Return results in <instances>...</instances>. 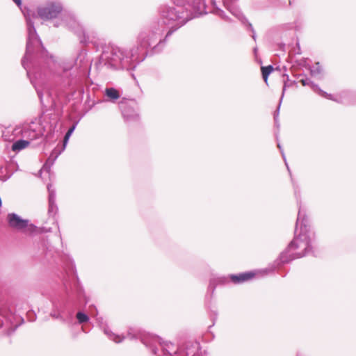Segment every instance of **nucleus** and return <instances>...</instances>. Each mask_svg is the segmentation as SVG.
Instances as JSON below:
<instances>
[{
    "instance_id": "1",
    "label": "nucleus",
    "mask_w": 356,
    "mask_h": 356,
    "mask_svg": "<svg viewBox=\"0 0 356 356\" xmlns=\"http://www.w3.org/2000/svg\"><path fill=\"white\" fill-rule=\"evenodd\" d=\"M44 52V54H39L28 61V69L31 70L29 79L41 102L43 93L37 86V80L43 81L52 78L58 95L74 92L81 87L89 68L85 49L79 48L73 63L63 66L56 62L54 56H49L46 49Z\"/></svg>"
},
{
    "instance_id": "2",
    "label": "nucleus",
    "mask_w": 356,
    "mask_h": 356,
    "mask_svg": "<svg viewBox=\"0 0 356 356\" xmlns=\"http://www.w3.org/2000/svg\"><path fill=\"white\" fill-rule=\"evenodd\" d=\"M103 331L109 339L117 343H121L125 339H140L155 356H207L206 352L201 350L200 344L196 341H186L182 346L177 348L171 342H164L158 336L143 334L135 328H129L126 336L113 333L108 326H104Z\"/></svg>"
},
{
    "instance_id": "3",
    "label": "nucleus",
    "mask_w": 356,
    "mask_h": 356,
    "mask_svg": "<svg viewBox=\"0 0 356 356\" xmlns=\"http://www.w3.org/2000/svg\"><path fill=\"white\" fill-rule=\"evenodd\" d=\"M293 188L299 208L296 223L295 236L275 261L277 266L309 254L314 255L315 233L312 229L309 220L302 208L300 200V189L293 181Z\"/></svg>"
},
{
    "instance_id": "4",
    "label": "nucleus",
    "mask_w": 356,
    "mask_h": 356,
    "mask_svg": "<svg viewBox=\"0 0 356 356\" xmlns=\"http://www.w3.org/2000/svg\"><path fill=\"white\" fill-rule=\"evenodd\" d=\"M63 10V5L60 1L51 0L39 6L37 8L36 14L34 13L31 14L29 10L22 11L26 22L28 36L25 55L22 59V65L26 70L28 77H30L31 74V70L28 69V61L39 54H44L45 53V49L37 34L32 18L38 17L43 21L52 20L57 19Z\"/></svg>"
},
{
    "instance_id": "5",
    "label": "nucleus",
    "mask_w": 356,
    "mask_h": 356,
    "mask_svg": "<svg viewBox=\"0 0 356 356\" xmlns=\"http://www.w3.org/2000/svg\"><path fill=\"white\" fill-rule=\"evenodd\" d=\"M176 7L162 6L160 8V20L164 28L174 30V32L193 18L207 13L204 0H172Z\"/></svg>"
},
{
    "instance_id": "6",
    "label": "nucleus",
    "mask_w": 356,
    "mask_h": 356,
    "mask_svg": "<svg viewBox=\"0 0 356 356\" xmlns=\"http://www.w3.org/2000/svg\"><path fill=\"white\" fill-rule=\"evenodd\" d=\"M161 23L151 24L140 31L136 38V45L131 47L140 63L143 62L149 55L161 52L166 45L168 38L174 33V30H168L165 36L161 38L164 28Z\"/></svg>"
},
{
    "instance_id": "7",
    "label": "nucleus",
    "mask_w": 356,
    "mask_h": 356,
    "mask_svg": "<svg viewBox=\"0 0 356 356\" xmlns=\"http://www.w3.org/2000/svg\"><path fill=\"white\" fill-rule=\"evenodd\" d=\"M135 54L131 48L107 45L103 48L98 65L112 70H133L140 63Z\"/></svg>"
},
{
    "instance_id": "8",
    "label": "nucleus",
    "mask_w": 356,
    "mask_h": 356,
    "mask_svg": "<svg viewBox=\"0 0 356 356\" xmlns=\"http://www.w3.org/2000/svg\"><path fill=\"white\" fill-rule=\"evenodd\" d=\"M62 24H64L77 35L80 43L88 44V43L92 42L89 35L86 33L82 24L76 19L74 15L71 13L65 14L60 20H57L54 22V26L57 28Z\"/></svg>"
},
{
    "instance_id": "9",
    "label": "nucleus",
    "mask_w": 356,
    "mask_h": 356,
    "mask_svg": "<svg viewBox=\"0 0 356 356\" xmlns=\"http://www.w3.org/2000/svg\"><path fill=\"white\" fill-rule=\"evenodd\" d=\"M237 1L238 0H222V2L224 6L230 12V13H232L234 17H236L242 22H244V21L247 20L243 16V13L241 12L240 9L236 5ZM210 2L211 3V9H209L207 6V13H211L218 15L227 22H232L230 17L227 16L222 10L216 6V0H210Z\"/></svg>"
},
{
    "instance_id": "10",
    "label": "nucleus",
    "mask_w": 356,
    "mask_h": 356,
    "mask_svg": "<svg viewBox=\"0 0 356 356\" xmlns=\"http://www.w3.org/2000/svg\"><path fill=\"white\" fill-rule=\"evenodd\" d=\"M76 303L71 299L54 305L50 316L63 323H71L76 309Z\"/></svg>"
},
{
    "instance_id": "11",
    "label": "nucleus",
    "mask_w": 356,
    "mask_h": 356,
    "mask_svg": "<svg viewBox=\"0 0 356 356\" xmlns=\"http://www.w3.org/2000/svg\"><path fill=\"white\" fill-rule=\"evenodd\" d=\"M66 275L63 277V284L67 289H71L79 300L86 298L84 290L78 279L74 263L70 261L67 268L65 269Z\"/></svg>"
},
{
    "instance_id": "12",
    "label": "nucleus",
    "mask_w": 356,
    "mask_h": 356,
    "mask_svg": "<svg viewBox=\"0 0 356 356\" xmlns=\"http://www.w3.org/2000/svg\"><path fill=\"white\" fill-rule=\"evenodd\" d=\"M78 122L74 123L66 132L64 139H63V145L61 147H56L51 153L48 159H47L45 163L43 165L42 170L44 171L49 172L51 165L54 163L55 161L58 158V156L61 154L63 151L65 149L66 145L75 130Z\"/></svg>"
},
{
    "instance_id": "13",
    "label": "nucleus",
    "mask_w": 356,
    "mask_h": 356,
    "mask_svg": "<svg viewBox=\"0 0 356 356\" xmlns=\"http://www.w3.org/2000/svg\"><path fill=\"white\" fill-rule=\"evenodd\" d=\"M120 108L125 121L129 122L138 120V105L135 99L122 101L120 103Z\"/></svg>"
},
{
    "instance_id": "14",
    "label": "nucleus",
    "mask_w": 356,
    "mask_h": 356,
    "mask_svg": "<svg viewBox=\"0 0 356 356\" xmlns=\"http://www.w3.org/2000/svg\"><path fill=\"white\" fill-rule=\"evenodd\" d=\"M7 220L9 226L17 230L33 232L36 228L33 224H29V220L22 219L15 213H8Z\"/></svg>"
},
{
    "instance_id": "15",
    "label": "nucleus",
    "mask_w": 356,
    "mask_h": 356,
    "mask_svg": "<svg viewBox=\"0 0 356 356\" xmlns=\"http://www.w3.org/2000/svg\"><path fill=\"white\" fill-rule=\"evenodd\" d=\"M294 76L298 80L300 83H302L304 86H309L314 92L318 94L320 96L331 99L334 100L332 97V95L331 94H328L327 92L323 91L321 89V88L318 86V85L314 83L313 81H312L309 78H307L304 74H298L294 75Z\"/></svg>"
},
{
    "instance_id": "16",
    "label": "nucleus",
    "mask_w": 356,
    "mask_h": 356,
    "mask_svg": "<svg viewBox=\"0 0 356 356\" xmlns=\"http://www.w3.org/2000/svg\"><path fill=\"white\" fill-rule=\"evenodd\" d=\"M0 314L11 325L13 332L24 322L22 317L6 308H1L0 309Z\"/></svg>"
},
{
    "instance_id": "17",
    "label": "nucleus",
    "mask_w": 356,
    "mask_h": 356,
    "mask_svg": "<svg viewBox=\"0 0 356 356\" xmlns=\"http://www.w3.org/2000/svg\"><path fill=\"white\" fill-rule=\"evenodd\" d=\"M255 275V273L252 271H248L245 273H241L239 274H231L229 275L230 281L235 284H238L243 283L245 282H247L248 280H250L252 279Z\"/></svg>"
},
{
    "instance_id": "18",
    "label": "nucleus",
    "mask_w": 356,
    "mask_h": 356,
    "mask_svg": "<svg viewBox=\"0 0 356 356\" xmlns=\"http://www.w3.org/2000/svg\"><path fill=\"white\" fill-rule=\"evenodd\" d=\"M282 76L284 78V80H283L284 86H283V89H282V97H281V99L280 101V104H279L277 110L275 111V115H274L275 123L277 127H279V124H278V121H277V116H278V113H279L280 104H281L282 100L283 99L285 90H286V88H289V87L291 86L292 85L297 83L296 81H291L289 79V76L287 74H283Z\"/></svg>"
},
{
    "instance_id": "19",
    "label": "nucleus",
    "mask_w": 356,
    "mask_h": 356,
    "mask_svg": "<svg viewBox=\"0 0 356 356\" xmlns=\"http://www.w3.org/2000/svg\"><path fill=\"white\" fill-rule=\"evenodd\" d=\"M230 281L229 275L226 276H221V277H213L211 279L209 282V284L208 286V291L211 292V293H213L216 287L218 285H225L228 284Z\"/></svg>"
},
{
    "instance_id": "20",
    "label": "nucleus",
    "mask_w": 356,
    "mask_h": 356,
    "mask_svg": "<svg viewBox=\"0 0 356 356\" xmlns=\"http://www.w3.org/2000/svg\"><path fill=\"white\" fill-rule=\"evenodd\" d=\"M42 135L41 130L36 131L31 126L24 130V136L29 138L31 140L38 139Z\"/></svg>"
},
{
    "instance_id": "21",
    "label": "nucleus",
    "mask_w": 356,
    "mask_h": 356,
    "mask_svg": "<svg viewBox=\"0 0 356 356\" xmlns=\"http://www.w3.org/2000/svg\"><path fill=\"white\" fill-rule=\"evenodd\" d=\"M29 141L26 140H17L14 142L12 145V150L15 152H18L24 149H25L29 145Z\"/></svg>"
},
{
    "instance_id": "22",
    "label": "nucleus",
    "mask_w": 356,
    "mask_h": 356,
    "mask_svg": "<svg viewBox=\"0 0 356 356\" xmlns=\"http://www.w3.org/2000/svg\"><path fill=\"white\" fill-rule=\"evenodd\" d=\"M105 95L113 102L117 100L120 97L119 90L114 88H106L105 89Z\"/></svg>"
},
{
    "instance_id": "23",
    "label": "nucleus",
    "mask_w": 356,
    "mask_h": 356,
    "mask_svg": "<svg viewBox=\"0 0 356 356\" xmlns=\"http://www.w3.org/2000/svg\"><path fill=\"white\" fill-rule=\"evenodd\" d=\"M309 70L312 76L318 77L319 79L322 77L323 67L318 62L310 67Z\"/></svg>"
},
{
    "instance_id": "24",
    "label": "nucleus",
    "mask_w": 356,
    "mask_h": 356,
    "mask_svg": "<svg viewBox=\"0 0 356 356\" xmlns=\"http://www.w3.org/2000/svg\"><path fill=\"white\" fill-rule=\"evenodd\" d=\"M76 318L79 324L88 323L90 320L88 315L81 311L76 313Z\"/></svg>"
},
{
    "instance_id": "25",
    "label": "nucleus",
    "mask_w": 356,
    "mask_h": 356,
    "mask_svg": "<svg viewBox=\"0 0 356 356\" xmlns=\"http://www.w3.org/2000/svg\"><path fill=\"white\" fill-rule=\"evenodd\" d=\"M274 68L272 65L261 67L262 76L266 83H267L269 74L273 71Z\"/></svg>"
},
{
    "instance_id": "26",
    "label": "nucleus",
    "mask_w": 356,
    "mask_h": 356,
    "mask_svg": "<svg viewBox=\"0 0 356 356\" xmlns=\"http://www.w3.org/2000/svg\"><path fill=\"white\" fill-rule=\"evenodd\" d=\"M48 193H49V202L56 201V192L54 189L51 188V185H48L47 186Z\"/></svg>"
},
{
    "instance_id": "27",
    "label": "nucleus",
    "mask_w": 356,
    "mask_h": 356,
    "mask_svg": "<svg viewBox=\"0 0 356 356\" xmlns=\"http://www.w3.org/2000/svg\"><path fill=\"white\" fill-rule=\"evenodd\" d=\"M58 210L56 201L49 202V213L51 214H55Z\"/></svg>"
},
{
    "instance_id": "28",
    "label": "nucleus",
    "mask_w": 356,
    "mask_h": 356,
    "mask_svg": "<svg viewBox=\"0 0 356 356\" xmlns=\"http://www.w3.org/2000/svg\"><path fill=\"white\" fill-rule=\"evenodd\" d=\"M28 320L31 322H33L36 319V316L33 312L29 311L27 312Z\"/></svg>"
},
{
    "instance_id": "29",
    "label": "nucleus",
    "mask_w": 356,
    "mask_h": 356,
    "mask_svg": "<svg viewBox=\"0 0 356 356\" xmlns=\"http://www.w3.org/2000/svg\"><path fill=\"white\" fill-rule=\"evenodd\" d=\"M277 147H278V148H279V149H280V152H281V154H282V158H283V159H284V162H285V164H286V165L287 170H288V171L290 172L289 167V165H288V164H287V163H286V158H285V155H284V151H283V149H282V147H281V145H280V143H278V144H277Z\"/></svg>"
},
{
    "instance_id": "30",
    "label": "nucleus",
    "mask_w": 356,
    "mask_h": 356,
    "mask_svg": "<svg viewBox=\"0 0 356 356\" xmlns=\"http://www.w3.org/2000/svg\"><path fill=\"white\" fill-rule=\"evenodd\" d=\"M344 95H350L353 99L352 100L351 103L352 104H356V94H353V93H350V92H343Z\"/></svg>"
},
{
    "instance_id": "31",
    "label": "nucleus",
    "mask_w": 356,
    "mask_h": 356,
    "mask_svg": "<svg viewBox=\"0 0 356 356\" xmlns=\"http://www.w3.org/2000/svg\"><path fill=\"white\" fill-rule=\"evenodd\" d=\"M248 28L250 29V30L252 32V38L254 39V40H256V34H255L254 30L252 24L250 23H248Z\"/></svg>"
},
{
    "instance_id": "32",
    "label": "nucleus",
    "mask_w": 356,
    "mask_h": 356,
    "mask_svg": "<svg viewBox=\"0 0 356 356\" xmlns=\"http://www.w3.org/2000/svg\"><path fill=\"white\" fill-rule=\"evenodd\" d=\"M15 4L19 8H21V6H22V0H13Z\"/></svg>"
}]
</instances>
